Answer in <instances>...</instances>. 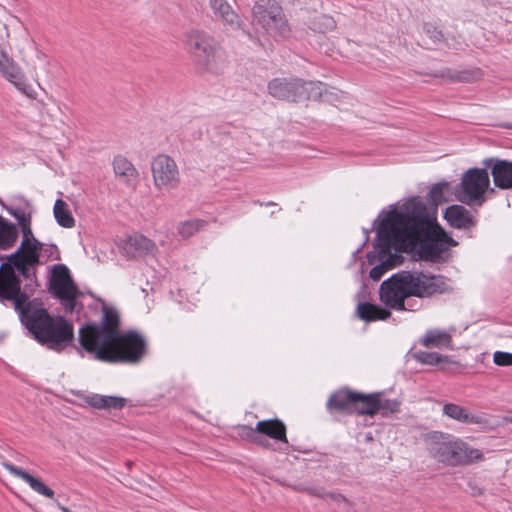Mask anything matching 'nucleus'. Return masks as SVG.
<instances>
[{
  "instance_id": "1",
  "label": "nucleus",
  "mask_w": 512,
  "mask_h": 512,
  "mask_svg": "<svg viewBox=\"0 0 512 512\" xmlns=\"http://www.w3.org/2000/svg\"><path fill=\"white\" fill-rule=\"evenodd\" d=\"M378 241L382 252L394 248L402 252L419 242V254L424 260H440L457 242L427 213L426 205L418 198L407 200L390 210L378 225Z\"/></svg>"
},
{
  "instance_id": "2",
  "label": "nucleus",
  "mask_w": 512,
  "mask_h": 512,
  "mask_svg": "<svg viewBox=\"0 0 512 512\" xmlns=\"http://www.w3.org/2000/svg\"><path fill=\"white\" fill-rule=\"evenodd\" d=\"M0 301H12L21 323L40 344L61 351L74 338L73 325L64 317H52L45 308L29 301L12 265L0 266Z\"/></svg>"
},
{
  "instance_id": "3",
  "label": "nucleus",
  "mask_w": 512,
  "mask_h": 512,
  "mask_svg": "<svg viewBox=\"0 0 512 512\" xmlns=\"http://www.w3.org/2000/svg\"><path fill=\"white\" fill-rule=\"evenodd\" d=\"M81 346L94 358L108 363L139 364L148 344L136 331H120V316L115 308L103 306L100 324H87L79 330Z\"/></svg>"
},
{
  "instance_id": "4",
  "label": "nucleus",
  "mask_w": 512,
  "mask_h": 512,
  "mask_svg": "<svg viewBox=\"0 0 512 512\" xmlns=\"http://www.w3.org/2000/svg\"><path fill=\"white\" fill-rule=\"evenodd\" d=\"M449 287L441 275L423 271H399L384 280L379 288V299L395 311H416L419 309L413 297L427 298L447 292Z\"/></svg>"
},
{
  "instance_id": "5",
  "label": "nucleus",
  "mask_w": 512,
  "mask_h": 512,
  "mask_svg": "<svg viewBox=\"0 0 512 512\" xmlns=\"http://www.w3.org/2000/svg\"><path fill=\"white\" fill-rule=\"evenodd\" d=\"M424 441L429 456L447 466L454 467L483 459L480 450L450 433L432 431L425 435Z\"/></svg>"
},
{
  "instance_id": "6",
  "label": "nucleus",
  "mask_w": 512,
  "mask_h": 512,
  "mask_svg": "<svg viewBox=\"0 0 512 512\" xmlns=\"http://www.w3.org/2000/svg\"><path fill=\"white\" fill-rule=\"evenodd\" d=\"M185 48L206 70L218 73L225 64L224 51L213 37L201 30H190L184 40Z\"/></svg>"
},
{
  "instance_id": "7",
  "label": "nucleus",
  "mask_w": 512,
  "mask_h": 512,
  "mask_svg": "<svg viewBox=\"0 0 512 512\" xmlns=\"http://www.w3.org/2000/svg\"><path fill=\"white\" fill-rule=\"evenodd\" d=\"M252 14V24L257 31L275 40L289 35V25L282 8L275 0H258L253 6Z\"/></svg>"
},
{
  "instance_id": "8",
  "label": "nucleus",
  "mask_w": 512,
  "mask_h": 512,
  "mask_svg": "<svg viewBox=\"0 0 512 512\" xmlns=\"http://www.w3.org/2000/svg\"><path fill=\"white\" fill-rule=\"evenodd\" d=\"M490 189L489 173L485 168H470L455 188L456 199L468 206L481 207L486 202V192Z\"/></svg>"
},
{
  "instance_id": "9",
  "label": "nucleus",
  "mask_w": 512,
  "mask_h": 512,
  "mask_svg": "<svg viewBox=\"0 0 512 512\" xmlns=\"http://www.w3.org/2000/svg\"><path fill=\"white\" fill-rule=\"evenodd\" d=\"M271 96L279 100L299 101L321 94L320 86L314 82H306L298 78H275L268 83Z\"/></svg>"
},
{
  "instance_id": "10",
  "label": "nucleus",
  "mask_w": 512,
  "mask_h": 512,
  "mask_svg": "<svg viewBox=\"0 0 512 512\" xmlns=\"http://www.w3.org/2000/svg\"><path fill=\"white\" fill-rule=\"evenodd\" d=\"M49 290L54 297L62 301L68 312L75 310L76 299L82 295L74 283L68 267L64 264H57L53 267Z\"/></svg>"
},
{
  "instance_id": "11",
  "label": "nucleus",
  "mask_w": 512,
  "mask_h": 512,
  "mask_svg": "<svg viewBox=\"0 0 512 512\" xmlns=\"http://www.w3.org/2000/svg\"><path fill=\"white\" fill-rule=\"evenodd\" d=\"M151 171L153 182L157 189L170 191L180 182V173L174 159L165 154H159L152 160Z\"/></svg>"
},
{
  "instance_id": "12",
  "label": "nucleus",
  "mask_w": 512,
  "mask_h": 512,
  "mask_svg": "<svg viewBox=\"0 0 512 512\" xmlns=\"http://www.w3.org/2000/svg\"><path fill=\"white\" fill-rule=\"evenodd\" d=\"M0 71L2 75L12 83L19 91L32 97L33 89L24 79L21 68L8 55V53L0 46Z\"/></svg>"
},
{
  "instance_id": "13",
  "label": "nucleus",
  "mask_w": 512,
  "mask_h": 512,
  "mask_svg": "<svg viewBox=\"0 0 512 512\" xmlns=\"http://www.w3.org/2000/svg\"><path fill=\"white\" fill-rule=\"evenodd\" d=\"M482 164L490 169L495 187L502 190L512 189V161L490 157L484 159Z\"/></svg>"
},
{
  "instance_id": "14",
  "label": "nucleus",
  "mask_w": 512,
  "mask_h": 512,
  "mask_svg": "<svg viewBox=\"0 0 512 512\" xmlns=\"http://www.w3.org/2000/svg\"><path fill=\"white\" fill-rule=\"evenodd\" d=\"M442 413L444 416L464 424H488L485 414H472L467 408L455 403H445L442 407Z\"/></svg>"
},
{
  "instance_id": "15",
  "label": "nucleus",
  "mask_w": 512,
  "mask_h": 512,
  "mask_svg": "<svg viewBox=\"0 0 512 512\" xmlns=\"http://www.w3.org/2000/svg\"><path fill=\"white\" fill-rule=\"evenodd\" d=\"M444 218L449 225L456 229H471L476 226L475 216L464 206L454 204L448 206L444 212Z\"/></svg>"
},
{
  "instance_id": "16",
  "label": "nucleus",
  "mask_w": 512,
  "mask_h": 512,
  "mask_svg": "<svg viewBox=\"0 0 512 512\" xmlns=\"http://www.w3.org/2000/svg\"><path fill=\"white\" fill-rule=\"evenodd\" d=\"M2 465L10 474L26 482L29 485V487L36 493L45 496L49 499H54V491L40 479L34 477L27 471L9 462H3Z\"/></svg>"
},
{
  "instance_id": "17",
  "label": "nucleus",
  "mask_w": 512,
  "mask_h": 512,
  "mask_svg": "<svg viewBox=\"0 0 512 512\" xmlns=\"http://www.w3.org/2000/svg\"><path fill=\"white\" fill-rule=\"evenodd\" d=\"M155 244L142 234H133L128 236L123 244L124 253L130 257H140L152 252Z\"/></svg>"
},
{
  "instance_id": "18",
  "label": "nucleus",
  "mask_w": 512,
  "mask_h": 512,
  "mask_svg": "<svg viewBox=\"0 0 512 512\" xmlns=\"http://www.w3.org/2000/svg\"><path fill=\"white\" fill-rule=\"evenodd\" d=\"M256 431H258L259 435L262 437L267 436L277 442H280L286 447L288 446L286 426L277 418L258 421L256 424Z\"/></svg>"
},
{
  "instance_id": "19",
  "label": "nucleus",
  "mask_w": 512,
  "mask_h": 512,
  "mask_svg": "<svg viewBox=\"0 0 512 512\" xmlns=\"http://www.w3.org/2000/svg\"><path fill=\"white\" fill-rule=\"evenodd\" d=\"M209 6L215 17L233 29L241 27V20L238 14L232 9L226 0H209Z\"/></svg>"
},
{
  "instance_id": "20",
  "label": "nucleus",
  "mask_w": 512,
  "mask_h": 512,
  "mask_svg": "<svg viewBox=\"0 0 512 512\" xmlns=\"http://www.w3.org/2000/svg\"><path fill=\"white\" fill-rule=\"evenodd\" d=\"M356 392L341 390L332 394L327 402V408L330 412L336 411L346 414H353L355 406Z\"/></svg>"
},
{
  "instance_id": "21",
  "label": "nucleus",
  "mask_w": 512,
  "mask_h": 512,
  "mask_svg": "<svg viewBox=\"0 0 512 512\" xmlns=\"http://www.w3.org/2000/svg\"><path fill=\"white\" fill-rule=\"evenodd\" d=\"M375 248L379 253L381 262L370 270L369 277L374 281H379L388 270L395 266L399 252H396L394 248H391L389 252H382L379 247L378 237L376 238Z\"/></svg>"
},
{
  "instance_id": "22",
  "label": "nucleus",
  "mask_w": 512,
  "mask_h": 512,
  "mask_svg": "<svg viewBox=\"0 0 512 512\" xmlns=\"http://www.w3.org/2000/svg\"><path fill=\"white\" fill-rule=\"evenodd\" d=\"M356 313L360 319L366 322L385 320L391 316L389 309L368 302L359 303Z\"/></svg>"
},
{
  "instance_id": "23",
  "label": "nucleus",
  "mask_w": 512,
  "mask_h": 512,
  "mask_svg": "<svg viewBox=\"0 0 512 512\" xmlns=\"http://www.w3.org/2000/svg\"><path fill=\"white\" fill-rule=\"evenodd\" d=\"M421 344L427 348H452V337L444 330L430 329L422 337Z\"/></svg>"
},
{
  "instance_id": "24",
  "label": "nucleus",
  "mask_w": 512,
  "mask_h": 512,
  "mask_svg": "<svg viewBox=\"0 0 512 512\" xmlns=\"http://www.w3.org/2000/svg\"><path fill=\"white\" fill-rule=\"evenodd\" d=\"M41 244L34 239H22L20 247L12 254L10 258L21 257L25 258L27 262L39 263V251Z\"/></svg>"
},
{
  "instance_id": "25",
  "label": "nucleus",
  "mask_w": 512,
  "mask_h": 512,
  "mask_svg": "<svg viewBox=\"0 0 512 512\" xmlns=\"http://www.w3.org/2000/svg\"><path fill=\"white\" fill-rule=\"evenodd\" d=\"M85 401L95 409H121L126 404L125 398L99 394L88 395Z\"/></svg>"
},
{
  "instance_id": "26",
  "label": "nucleus",
  "mask_w": 512,
  "mask_h": 512,
  "mask_svg": "<svg viewBox=\"0 0 512 512\" xmlns=\"http://www.w3.org/2000/svg\"><path fill=\"white\" fill-rule=\"evenodd\" d=\"M353 413L374 416L378 413L377 394L364 395L356 392Z\"/></svg>"
},
{
  "instance_id": "27",
  "label": "nucleus",
  "mask_w": 512,
  "mask_h": 512,
  "mask_svg": "<svg viewBox=\"0 0 512 512\" xmlns=\"http://www.w3.org/2000/svg\"><path fill=\"white\" fill-rule=\"evenodd\" d=\"M114 172L117 176L123 178L127 184H132L138 173L135 167L125 157L117 156L113 161Z\"/></svg>"
},
{
  "instance_id": "28",
  "label": "nucleus",
  "mask_w": 512,
  "mask_h": 512,
  "mask_svg": "<svg viewBox=\"0 0 512 512\" xmlns=\"http://www.w3.org/2000/svg\"><path fill=\"white\" fill-rule=\"evenodd\" d=\"M17 237L18 233L15 225L0 216V249L6 250L12 247Z\"/></svg>"
},
{
  "instance_id": "29",
  "label": "nucleus",
  "mask_w": 512,
  "mask_h": 512,
  "mask_svg": "<svg viewBox=\"0 0 512 512\" xmlns=\"http://www.w3.org/2000/svg\"><path fill=\"white\" fill-rule=\"evenodd\" d=\"M53 213L60 226L64 228H72L75 226V219L68 208V204L62 199L56 200Z\"/></svg>"
},
{
  "instance_id": "30",
  "label": "nucleus",
  "mask_w": 512,
  "mask_h": 512,
  "mask_svg": "<svg viewBox=\"0 0 512 512\" xmlns=\"http://www.w3.org/2000/svg\"><path fill=\"white\" fill-rule=\"evenodd\" d=\"M449 190L450 184L446 181L434 184L428 193L429 202L435 206L447 202Z\"/></svg>"
},
{
  "instance_id": "31",
  "label": "nucleus",
  "mask_w": 512,
  "mask_h": 512,
  "mask_svg": "<svg viewBox=\"0 0 512 512\" xmlns=\"http://www.w3.org/2000/svg\"><path fill=\"white\" fill-rule=\"evenodd\" d=\"M205 225H206V222L203 220L192 219V220H187V221L181 222L178 225L177 230H178V233L183 238H188V237L194 235L196 232H198L202 228H204Z\"/></svg>"
},
{
  "instance_id": "32",
  "label": "nucleus",
  "mask_w": 512,
  "mask_h": 512,
  "mask_svg": "<svg viewBox=\"0 0 512 512\" xmlns=\"http://www.w3.org/2000/svg\"><path fill=\"white\" fill-rule=\"evenodd\" d=\"M243 438L248 439L249 441L264 447V448H271V443L265 438L259 435L258 431H256L255 428H251L248 426H241L240 427V433Z\"/></svg>"
},
{
  "instance_id": "33",
  "label": "nucleus",
  "mask_w": 512,
  "mask_h": 512,
  "mask_svg": "<svg viewBox=\"0 0 512 512\" xmlns=\"http://www.w3.org/2000/svg\"><path fill=\"white\" fill-rule=\"evenodd\" d=\"M400 405L401 403L397 399H384L377 394L378 412H381L384 417L399 412Z\"/></svg>"
},
{
  "instance_id": "34",
  "label": "nucleus",
  "mask_w": 512,
  "mask_h": 512,
  "mask_svg": "<svg viewBox=\"0 0 512 512\" xmlns=\"http://www.w3.org/2000/svg\"><path fill=\"white\" fill-rule=\"evenodd\" d=\"M414 358L425 365H437L440 363L448 362L447 356H442L437 352L419 351L414 354Z\"/></svg>"
},
{
  "instance_id": "35",
  "label": "nucleus",
  "mask_w": 512,
  "mask_h": 512,
  "mask_svg": "<svg viewBox=\"0 0 512 512\" xmlns=\"http://www.w3.org/2000/svg\"><path fill=\"white\" fill-rule=\"evenodd\" d=\"M7 261L8 262H6V264L12 265V268L17 269V271H19V273L26 279L31 277L30 267L38 264L27 262L25 258L21 257L10 258V255L7 256Z\"/></svg>"
},
{
  "instance_id": "36",
  "label": "nucleus",
  "mask_w": 512,
  "mask_h": 512,
  "mask_svg": "<svg viewBox=\"0 0 512 512\" xmlns=\"http://www.w3.org/2000/svg\"><path fill=\"white\" fill-rule=\"evenodd\" d=\"M335 27V20L331 16L325 14L317 16L312 22V29L320 33L331 31Z\"/></svg>"
},
{
  "instance_id": "37",
  "label": "nucleus",
  "mask_w": 512,
  "mask_h": 512,
  "mask_svg": "<svg viewBox=\"0 0 512 512\" xmlns=\"http://www.w3.org/2000/svg\"><path fill=\"white\" fill-rule=\"evenodd\" d=\"M423 31L434 44L440 43L444 40L442 31L439 30L433 23H424Z\"/></svg>"
},
{
  "instance_id": "38",
  "label": "nucleus",
  "mask_w": 512,
  "mask_h": 512,
  "mask_svg": "<svg viewBox=\"0 0 512 512\" xmlns=\"http://www.w3.org/2000/svg\"><path fill=\"white\" fill-rule=\"evenodd\" d=\"M493 361L498 366H511L512 365V353L496 351L493 354Z\"/></svg>"
},
{
  "instance_id": "39",
  "label": "nucleus",
  "mask_w": 512,
  "mask_h": 512,
  "mask_svg": "<svg viewBox=\"0 0 512 512\" xmlns=\"http://www.w3.org/2000/svg\"><path fill=\"white\" fill-rule=\"evenodd\" d=\"M9 213L17 220L19 226L31 222L30 215L18 208L8 209Z\"/></svg>"
},
{
  "instance_id": "40",
  "label": "nucleus",
  "mask_w": 512,
  "mask_h": 512,
  "mask_svg": "<svg viewBox=\"0 0 512 512\" xmlns=\"http://www.w3.org/2000/svg\"><path fill=\"white\" fill-rule=\"evenodd\" d=\"M325 500H330V501L335 502L337 504L348 503V500L346 499L345 496H343L340 493H336V492H327Z\"/></svg>"
},
{
  "instance_id": "41",
  "label": "nucleus",
  "mask_w": 512,
  "mask_h": 512,
  "mask_svg": "<svg viewBox=\"0 0 512 512\" xmlns=\"http://www.w3.org/2000/svg\"><path fill=\"white\" fill-rule=\"evenodd\" d=\"M20 228H21V231L23 234L22 239H34L32 229H31V222H29L27 224H23L22 226H20Z\"/></svg>"
},
{
  "instance_id": "42",
  "label": "nucleus",
  "mask_w": 512,
  "mask_h": 512,
  "mask_svg": "<svg viewBox=\"0 0 512 512\" xmlns=\"http://www.w3.org/2000/svg\"><path fill=\"white\" fill-rule=\"evenodd\" d=\"M305 491L310 495L320 497L323 499L326 498L327 491H325L323 488H306Z\"/></svg>"
},
{
  "instance_id": "43",
  "label": "nucleus",
  "mask_w": 512,
  "mask_h": 512,
  "mask_svg": "<svg viewBox=\"0 0 512 512\" xmlns=\"http://www.w3.org/2000/svg\"><path fill=\"white\" fill-rule=\"evenodd\" d=\"M57 505H58V507L60 508V510H61L62 512H70L69 508H67V507H65V506H63V505H61L60 503H57Z\"/></svg>"
},
{
  "instance_id": "44",
  "label": "nucleus",
  "mask_w": 512,
  "mask_h": 512,
  "mask_svg": "<svg viewBox=\"0 0 512 512\" xmlns=\"http://www.w3.org/2000/svg\"><path fill=\"white\" fill-rule=\"evenodd\" d=\"M274 450L283 451L284 449L282 447L274 448Z\"/></svg>"
},
{
  "instance_id": "45",
  "label": "nucleus",
  "mask_w": 512,
  "mask_h": 512,
  "mask_svg": "<svg viewBox=\"0 0 512 512\" xmlns=\"http://www.w3.org/2000/svg\"><path fill=\"white\" fill-rule=\"evenodd\" d=\"M37 56L40 58L41 56H44L41 52H38Z\"/></svg>"
},
{
  "instance_id": "46",
  "label": "nucleus",
  "mask_w": 512,
  "mask_h": 512,
  "mask_svg": "<svg viewBox=\"0 0 512 512\" xmlns=\"http://www.w3.org/2000/svg\"><path fill=\"white\" fill-rule=\"evenodd\" d=\"M507 421L512 423V417L507 418Z\"/></svg>"
}]
</instances>
